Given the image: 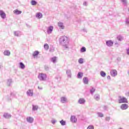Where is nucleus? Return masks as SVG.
Instances as JSON below:
<instances>
[{"instance_id": "nucleus-5", "label": "nucleus", "mask_w": 129, "mask_h": 129, "mask_svg": "<svg viewBox=\"0 0 129 129\" xmlns=\"http://www.w3.org/2000/svg\"><path fill=\"white\" fill-rule=\"evenodd\" d=\"M60 102L61 103H67V102H68V100L66 97L63 96L60 98Z\"/></svg>"}, {"instance_id": "nucleus-2", "label": "nucleus", "mask_w": 129, "mask_h": 129, "mask_svg": "<svg viewBox=\"0 0 129 129\" xmlns=\"http://www.w3.org/2000/svg\"><path fill=\"white\" fill-rule=\"evenodd\" d=\"M38 78L39 80H40L41 81H44L46 80V78H47V75L45 74H40L38 75Z\"/></svg>"}, {"instance_id": "nucleus-41", "label": "nucleus", "mask_w": 129, "mask_h": 129, "mask_svg": "<svg viewBox=\"0 0 129 129\" xmlns=\"http://www.w3.org/2000/svg\"><path fill=\"white\" fill-rule=\"evenodd\" d=\"M87 129H94V127L92 125L89 126Z\"/></svg>"}, {"instance_id": "nucleus-6", "label": "nucleus", "mask_w": 129, "mask_h": 129, "mask_svg": "<svg viewBox=\"0 0 129 129\" xmlns=\"http://www.w3.org/2000/svg\"><path fill=\"white\" fill-rule=\"evenodd\" d=\"M70 120L73 123H75L77 122V118L75 115H73L71 116Z\"/></svg>"}, {"instance_id": "nucleus-38", "label": "nucleus", "mask_w": 129, "mask_h": 129, "mask_svg": "<svg viewBox=\"0 0 129 129\" xmlns=\"http://www.w3.org/2000/svg\"><path fill=\"white\" fill-rule=\"evenodd\" d=\"M51 61L53 62V63L56 62V57H54L51 58Z\"/></svg>"}, {"instance_id": "nucleus-46", "label": "nucleus", "mask_w": 129, "mask_h": 129, "mask_svg": "<svg viewBox=\"0 0 129 129\" xmlns=\"http://www.w3.org/2000/svg\"><path fill=\"white\" fill-rule=\"evenodd\" d=\"M127 55H129V48L126 50Z\"/></svg>"}, {"instance_id": "nucleus-33", "label": "nucleus", "mask_w": 129, "mask_h": 129, "mask_svg": "<svg viewBox=\"0 0 129 129\" xmlns=\"http://www.w3.org/2000/svg\"><path fill=\"white\" fill-rule=\"evenodd\" d=\"M121 2L122 3V4L124 6H126V5L127 4L126 0H121Z\"/></svg>"}, {"instance_id": "nucleus-15", "label": "nucleus", "mask_w": 129, "mask_h": 129, "mask_svg": "<svg viewBox=\"0 0 129 129\" xmlns=\"http://www.w3.org/2000/svg\"><path fill=\"white\" fill-rule=\"evenodd\" d=\"M36 17L37 19H42L43 18V14L42 13L38 12L36 13Z\"/></svg>"}, {"instance_id": "nucleus-36", "label": "nucleus", "mask_w": 129, "mask_h": 129, "mask_svg": "<svg viewBox=\"0 0 129 129\" xmlns=\"http://www.w3.org/2000/svg\"><path fill=\"white\" fill-rule=\"evenodd\" d=\"M79 63L80 64H83V58H80L78 60Z\"/></svg>"}, {"instance_id": "nucleus-49", "label": "nucleus", "mask_w": 129, "mask_h": 129, "mask_svg": "<svg viewBox=\"0 0 129 129\" xmlns=\"http://www.w3.org/2000/svg\"><path fill=\"white\" fill-rule=\"evenodd\" d=\"M107 79H108V80H110V77L109 76H107Z\"/></svg>"}, {"instance_id": "nucleus-8", "label": "nucleus", "mask_w": 129, "mask_h": 129, "mask_svg": "<svg viewBox=\"0 0 129 129\" xmlns=\"http://www.w3.org/2000/svg\"><path fill=\"white\" fill-rule=\"evenodd\" d=\"M120 108L122 110H125V109H127V108H128V105L127 104H123L120 106Z\"/></svg>"}, {"instance_id": "nucleus-31", "label": "nucleus", "mask_w": 129, "mask_h": 129, "mask_svg": "<svg viewBox=\"0 0 129 129\" xmlns=\"http://www.w3.org/2000/svg\"><path fill=\"white\" fill-rule=\"evenodd\" d=\"M44 48L45 50H49V45L48 44L46 43L44 45Z\"/></svg>"}, {"instance_id": "nucleus-19", "label": "nucleus", "mask_w": 129, "mask_h": 129, "mask_svg": "<svg viewBox=\"0 0 129 129\" xmlns=\"http://www.w3.org/2000/svg\"><path fill=\"white\" fill-rule=\"evenodd\" d=\"M5 56H10L11 55V52L9 50H5L4 52Z\"/></svg>"}, {"instance_id": "nucleus-39", "label": "nucleus", "mask_w": 129, "mask_h": 129, "mask_svg": "<svg viewBox=\"0 0 129 129\" xmlns=\"http://www.w3.org/2000/svg\"><path fill=\"white\" fill-rule=\"evenodd\" d=\"M44 69L46 70V71H49V67L48 66H44Z\"/></svg>"}, {"instance_id": "nucleus-11", "label": "nucleus", "mask_w": 129, "mask_h": 129, "mask_svg": "<svg viewBox=\"0 0 129 129\" xmlns=\"http://www.w3.org/2000/svg\"><path fill=\"white\" fill-rule=\"evenodd\" d=\"M26 120L28 122H29V123H32V122H34V118L32 117H27L26 118Z\"/></svg>"}, {"instance_id": "nucleus-12", "label": "nucleus", "mask_w": 129, "mask_h": 129, "mask_svg": "<svg viewBox=\"0 0 129 129\" xmlns=\"http://www.w3.org/2000/svg\"><path fill=\"white\" fill-rule=\"evenodd\" d=\"M110 74L111 76H113V77H114V76H116L117 75V72L115 70H113L111 71Z\"/></svg>"}, {"instance_id": "nucleus-26", "label": "nucleus", "mask_w": 129, "mask_h": 129, "mask_svg": "<svg viewBox=\"0 0 129 129\" xmlns=\"http://www.w3.org/2000/svg\"><path fill=\"white\" fill-rule=\"evenodd\" d=\"M32 107V110H34V111L36 110H38V107L37 105H33Z\"/></svg>"}, {"instance_id": "nucleus-28", "label": "nucleus", "mask_w": 129, "mask_h": 129, "mask_svg": "<svg viewBox=\"0 0 129 129\" xmlns=\"http://www.w3.org/2000/svg\"><path fill=\"white\" fill-rule=\"evenodd\" d=\"M83 76V73L82 72H79L78 74V78H81Z\"/></svg>"}, {"instance_id": "nucleus-4", "label": "nucleus", "mask_w": 129, "mask_h": 129, "mask_svg": "<svg viewBox=\"0 0 129 129\" xmlns=\"http://www.w3.org/2000/svg\"><path fill=\"white\" fill-rule=\"evenodd\" d=\"M54 29V27L50 26H49L47 30V33L48 35H50V34H52V32H53V30Z\"/></svg>"}, {"instance_id": "nucleus-25", "label": "nucleus", "mask_w": 129, "mask_h": 129, "mask_svg": "<svg viewBox=\"0 0 129 129\" xmlns=\"http://www.w3.org/2000/svg\"><path fill=\"white\" fill-rule=\"evenodd\" d=\"M100 74L102 77H105V76H106L105 72H104L102 71L100 72Z\"/></svg>"}, {"instance_id": "nucleus-48", "label": "nucleus", "mask_w": 129, "mask_h": 129, "mask_svg": "<svg viewBox=\"0 0 129 129\" xmlns=\"http://www.w3.org/2000/svg\"><path fill=\"white\" fill-rule=\"evenodd\" d=\"M84 6H87V3L86 2H84L83 3Z\"/></svg>"}, {"instance_id": "nucleus-9", "label": "nucleus", "mask_w": 129, "mask_h": 129, "mask_svg": "<svg viewBox=\"0 0 129 129\" xmlns=\"http://www.w3.org/2000/svg\"><path fill=\"white\" fill-rule=\"evenodd\" d=\"M106 45H107L108 47H111L113 45V42L111 40H107L106 41Z\"/></svg>"}, {"instance_id": "nucleus-52", "label": "nucleus", "mask_w": 129, "mask_h": 129, "mask_svg": "<svg viewBox=\"0 0 129 129\" xmlns=\"http://www.w3.org/2000/svg\"><path fill=\"white\" fill-rule=\"evenodd\" d=\"M126 95H127V96H129V92L127 93Z\"/></svg>"}, {"instance_id": "nucleus-10", "label": "nucleus", "mask_w": 129, "mask_h": 129, "mask_svg": "<svg viewBox=\"0 0 129 129\" xmlns=\"http://www.w3.org/2000/svg\"><path fill=\"white\" fill-rule=\"evenodd\" d=\"M0 16L2 19H6V13L3 10H0Z\"/></svg>"}, {"instance_id": "nucleus-13", "label": "nucleus", "mask_w": 129, "mask_h": 129, "mask_svg": "<svg viewBox=\"0 0 129 129\" xmlns=\"http://www.w3.org/2000/svg\"><path fill=\"white\" fill-rule=\"evenodd\" d=\"M3 116L5 117V118L9 119L12 117V115L9 113H4Z\"/></svg>"}, {"instance_id": "nucleus-3", "label": "nucleus", "mask_w": 129, "mask_h": 129, "mask_svg": "<svg viewBox=\"0 0 129 129\" xmlns=\"http://www.w3.org/2000/svg\"><path fill=\"white\" fill-rule=\"evenodd\" d=\"M119 103H127V99L124 97H120V99L118 100Z\"/></svg>"}, {"instance_id": "nucleus-20", "label": "nucleus", "mask_w": 129, "mask_h": 129, "mask_svg": "<svg viewBox=\"0 0 129 129\" xmlns=\"http://www.w3.org/2000/svg\"><path fill=\"white\" fill-rule=\"evenodd\" d=\"M89 80L88 78L87 77H84L83 78V83L84 84H88Z\"/></svg>"}, {"instance_id": "nucleus-54", "label": "nucleus", "mask_w": 129, "mask_h": 129, "mask_svg": "<svg viewBox=\"0 0 129 129\" xmlns=\"http://www.w3.org/2000/svg\"><path fill=\"white\" fill-rule=\"evenodd\" d=\"M115 44H117V43H115Z\"/></svg>"}, {"instance_id": "nucleus-44", "label": "nucleus", "mask_w": 129, "mask_h": 129, "mask_svg": "<svg viewBox=\"0 0 129 129\" xmlns=\"http://www.w3.org/2000/svg\"><path fill=\"white\" fill-rule=\"evenodd\" d=\"M4 68V66L3 65V63L0 62V70L3 69Z\"/></svg>"}, {"instance_id": "nucleus-16", "label": "nucleus", "mask_w": 129, "mask_h": 129, "mask_svg": "<svg viewBox=\"0 0 129 129\" xmlns=\"http://www.w3.org/2000/svg\"><path fill=\"white\" fill-rule=\"evenodd\" d=\"M38 55H39V51L38 50H36L33 53L32 56L34 58H37Z\"/></svg>"}, {"instance_id": "nucleus-14", "label": "nucleus", "mask_w": 129, "mask_h": 129, "mask_svg": "<svg viewBox=\"0 0 129 129\" xmlns=\"http://www.w3.org/2000/svg\"><path fill=\"white\" fill-rule=\"evenodd\" d=\"M85 102V99H84V98H81L78 100V103H79L80 104H84Z\"/></svg>"}, {"instance_id": "nucleus-30", "label": "nucleus", "mask_w": 129, "mask_h": 129, "mask_svg": "<svg viewBox=\"0 0 129 129\" xmlns=\"http://www.w3.org/2000/svg\"><path fill=\"white\" fill-rule=\"evenodd\" d=\"M97 115H98V116H99V117H103V116H104L103 114L100 112H98L97 113Z\"/></svg>"}, {"instance_id": "nucleus-43", "label": "nucleus", "mask_w": 129, "mask_h": 129, "mask_svg": "<svg viewBox=\"0 0 129 129\" xmlns=\"http://www.w3.org/2000/svg\"><path fill=\"white\" fill-rule=\"evenodd\" d=\"M125 23L126 24V25H129V20L128 19H126V20H125Z\"/></svg>"}, {"instance_id": "nucleus-32", "label": "nucleus", "mask_w": 129, "mask_h": 129, "mask_svg": "<svg viewBox=\"0 0 129 129\" xmlns=\"http://www.w3.org/2000/svg\"><path fill=\"white\" fill-rule=\"evenodd\" d=\"M12 79L8 80V82H7V84H8V86H11V85L12 84Z\"/></svg>"}, {"instance_id": "nucleus-1", "label": "nucleus", "mask_w": 129, "mask_h": 129, "mask_svg": "<svg viewBox=\"0 0 129 129\" xmlns=\"http://www.w3.org/2000/svg\"><path fill=\"white\" fill-rule=\"evenodd\" d=\"M69 42L68 41V38L66 36H61L59 38V43L60 45H62V46H63L66 49H67L68 48V44Z\"/></svg>"}, {"instance_id": "nucleus-27", "label": "nucleus", "mask_w": 129, "mask_h": 129, "mask_svg": "<svg viewBox=\"0 0 129 129\" xmlns=\"http://www.w3.org/2000/svg\"><path fill=\"white\" fill-rule=\"evenodd\" d=\"M81 53H84V52H86V48H85V47H82L81 48Z\"/></svg>"}, {"instance_id": "nucleus-40", "label": "nucleus", "mask_w": 129, "mask_h": 129, "mask_svg": "<svg viewBox=\"0 0 129 129\" xmlns=\"http://www.w3.org/2000/svg\"><path fill=\"white\" fill-rule=\"evenodd\" d=\"M51 123H52V124H55V123H56V122H57V120H55V119H52L51 120Z\"/></svg>"}, {"instance_id": "nucleus-24", "label": "nucleus", "mask_w": 129, "mask_h": 129, "mask_svg": "<svg viewBox=\"0 0 129 129\" xmlns=\"http://www.w3.org/2000/svg\"><path fill=\"white\" fill-rule=\"evenodd\" d=\"M20 66L19 67L21 68V69H24L26 68V66L23 62H20Z\"/></svg>"}, {"instance_id": "nucleus-21", "label": "nucleus", "mask_w": 129, "mask_h": 129, "mask_svg": "<svg viewBox=\"0 0 129 129\" xmlns=\"http://www.w3.org/2000/svg\"><path fill=\"white\" fill-rule=\"evenodd\" d=\"M14 14H15V15H21V14H22V11H20L19 10H15L13 11Z\"/></svg>"}, {"instance_id": "nucleus-37", "label": "nucleus", "mask_w": 129, "mask_h": 129, "mask_svg": "<svg viewBox=\"0 0 129 129\" xmlns=\"http://www.w3.org/2000/svg\"><path fill=\"white\" fill-rule=\"evenodd\" d=\"M117 40H118V41H122V37H121V36H118L117 37Z\"/></svg>"}, {"instance_id": "nucleus-34", "label": "nucleus", "mask_w": 129, "mask_h": 129, "mask_svg": "<svg viewBox=\"0 0 129 129\" xmlns=\"http://www.w3.org/2000/svg\"><path fill=\"white\" fill-rule=\"evenodd\" d=\"M31 4L32 6H36V5H37V2L34 0H32L31 2Z\"/></svg>"}, {"instance_id": "nucleus-29", "label": "nucleus", "mask_w": 129, "mask_h": 129, "mask_svg": "<svg viewBox=\"0 0 129 129\" xmlns=\"http://www.w3.org/2000/svg\"><path fill=\"white\" fill-rule=\"evenodd\" d=\"M60 123L61 124V125H66V121H64L63 120H60Z\"/></svg>"}, {"instance_id": "nucleus-23", "label": "nucleus", "mask_w": 129, "mask_h": 129, "mask_svg": "<svg viewBox=\"0 0 129 129\" xmlns=\"http://www.w3.org/2000/svg\"><path fill=\"white\" fill-rule=\"evenodd\" d=\"M21 32L20 31H14V35L16 37H20L21 35Z\"/></svg>"}, {"instance_id": "nucleus-7", "label": "nucleus", "mask_w": 129, "mask_h": 129, "mask_svg": "<svg viewBox=\"0 0 129 129\" xmlns=\"http://www.w3.org/2000/svg\"><path fill=\"white\" fill-rule=\"evenodd\" d=\"M26 93L28 96H33L34 95V91L33 90H28Z\"/></svg>"}, {"instance_id": "nucleus-50", "label": "nucleus", "mask_w": 129, "mask_h": 129, "mask_svg": "<svg viewBox=\"0 0 129 129\" xmlns=\"http://www.w3.org/2000/svg\"><path fill=\"white\" fill-rule=\"evenodd\" d=\"M104 109H107V107L106 106H104Z\"/></svg>"}, {"instance_id": "nucleus-18", "label": "nucleus", "mask_w": 129, "mask_h": 129, "mask_svg": "<svg viewBox=\"0 0 129 129\" xmlns=\"http://www.w3.org/2000/svg\"><path fill=\"white\" fill-rule=\"evenodd\" d=\"M58 26L60 28V29H61V30H63L64 29V24L62 22H58Z\"/></svg>"}, {"instance_id": "nucleus-22", "label": "nucleus", "mask_w": 129, "mask_h": 129, "mask_svg": "<svg viewBox=\"0 0 129 129\" xmlns=\"http://www.w3.org/2000/svg\"><path fill=\"white\" fill-rule=\"evenodd\" d=\"M94 98L95 100L98 101L99 99H100V96L99 94H95L94 95Z\"/></svg>"}, {"instance_id": "nucleus-35", "label": "nucleus", "mask_w": 129, "mask_h": 129, "mask_svg": "<svg viewBox=\"0 0 129 129\" xmlns=\"http://www.w3.org/2000/svg\"><path fill=\"white\" fill-rule=\"evenodd\" d=\"M94 92H95V88H92L90 90V93H91V94H93Z\"/></svg>"}, {"instance_id": "nucleus-45", "label": "nucleus", "mask_w": 129, "mask_h": 129, "mask_svg": "<svg viewBox=\"0 0 129 129\" xmlns=\"http://www.w3.org/2000/svg\"><path fill=\"white\" fill-rule=\"evenodd\" d=\"M105 119H106V120L109 121V120L110 119V117H106L105 118Z\"/></svg>"}, {"instance_id": "nucleus-47", "label": "nucleus", "mask_w": 129, "mask_h": 129, "mask_svg": "<svg viewBox=\"0 0 129 129\" xmlns=\"http://www.w3.org/2000/svg\"><path fill=\"white\" fill-rule=\"evenodd\" d=\"M26 26L27 28H31V26L29 25L28 24H26Z\"/></svg>"}, {"instance_id": "nucleus-42", "label": "nucleus", "mask_w": 129, "mask_h": 129, "mask_svg": "<svg viewBox=\"0 0 129 129\" xmlns=\"http://www.w3.org/2000/svg\"><path fill=\"white\" fill-rule=\"evenodd\" d=\"M55 78L58 80V81H60V80H61V77L60 76H57L55 77Z\"/></svg>"}, {"instance_id": "nucleus-17", "label": "nucleus", "mask_w": 129, "mask_h": 129, "mask_svg": "<svg viewBox=\"0 0 129 129\" xmlns=\"http://www.w3.org/2000/svg\"><path fill=\"white\" fill-rule=\"evenodd\" d=\"M67 74L68 75V77H69V78H71L72 76V74L71 73V70H67Z\"/></svg>"}, {"instance_id": "nucleus-53", "label": "nucleus", "mask_w": 129, "mask_h": 129, "mask_svg": "<svg viewBox=\"0 0 129 129\" xmlns=\"http://www.w3.org/2000/svg\"><path fill=\"white\" fill-rule=\"evenodd\" d=\"M128 75H129V71L128 72Z\"/></svg>"}, {"instance_id": "nucleus-51", "label": "nucleus", "mask_w": 129, "mask_h": 129, "mask_svg": "<svg viewBox=\"0 0 129 129\" xmlns=\"http://www.w3.org/2000/svg\"><path fill=\"white\" fill-rule=\"evenodd\" d=\"M38 89H40L41 90L43 89L42 87H40L39 86L38 87Z\"/></svg>"}]
</instances>
